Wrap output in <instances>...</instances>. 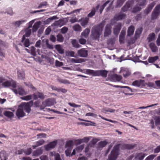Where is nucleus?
<instances>
[{"label":"nucleus","mask_w":160,"mask_h":160,"mask_svg":"<svg viewBox=\"0 0 160 160\" xmlns=\"http://www.w3.org/2000/svg\"><path fill=\"white\" fill-rule=\"evenodd\" d=\"M32 96L31 95H27L26 96L21 98V99L23 100L28 101L31 100L32 98Z\"/></svg>","instance_id":"43"},{"label":"nucleus","mask_w":160,"mask_h":160,"mask_svg":"<svg viewBox=\"0 0 160 160\" xmlns=\"http://www.w3.org/2000/svg\"><path fill=\"white\" fill-rule=\"evenodd\" d=\"M149 46L152 51L153 52H156L158 50V48L154 43H150L149 44Z\"/></svg>","instance_id":"29"},{"label":"nucleus","mask_w":160,"mask_h":160,"mask_svg":"<svg viewBox=\"0 0 160 160\" xmlns=\"http://www.w3.org/2000/svg\"><path fill=\"white\" fill-rule=\"evenodd\" d=\"M112 78L115 81H119L122 79V77L120 75L115 74L112 76Z\"/></svg>","instance_id":"28"},{"label":"nucleus","mask_w":160,"mask_h":160,"mask_svg":"<svg viewBox=\"0 0 160 160\" xmlns=\"http://www.w3.org/2000/svg\"><path fill=\"white\" fill-rule=\"evenodd\" d=\"M32 105V102H30L29 103H22L19 106L16 112V115L19 119L22 118L25 116V113L24 111L25 110L28 113L31 111L30 105Z\"/></svg>","instance_id":"2"},{"label":"nucleus","mask_w":160,"mask_h":160,"mask_svg":"<svg viewBox=\"0 0 160 160\" xmlns=\"http://www.w3.org/2000/svg\"><path fill=\"white\" fill-rule=\"evenodd\" d=\"M50 40L52 42H55L56 41V38L54 36L51 35L49 38Z\"/></svg>","instance_id":"61"},{"label":"nucleus","mask_w":160,"mask_h":160,"mask_svg":"<svg viewBox=\"0 0 160 160\" xmlns=\"http://www.w3.org/2000/svg\"><path fill=\"white\" fill-rule=\"evenodd\" d=\"M107 144V142L106 141H102L99 142L98 144V148H102L105 146Z\"/></svg>","instance_id":"35"},{"label":"nucleus","mask_w":160,"mask_h":160,"mask_svg":"<svg viewBox=\"0 0 160 160\" xmlns=\"http://www.w3.org/2000/svg\"><path fill=\"white\" fill-rule=\"evenodd\" d=\"M72 149L71 148H69L67 149L65 151V153L66 155L68 157H70L72 156V153H71L72 152Z\"/></svg>","instance_id":"39"},{"label":"nucleus","mask_w":160,"mask_h":160,"mask_svg":"<svg viewBox=\"0 0 160 160\" xmlns=\"http://www.w3.org/2000/svg\"><path fill=\"white\" fill-rule=\"evenodd\" d=\"M57 41L60 42H62L64 40V38L62 35L59 34L57 36Z\"/></svg>","instance_id":"40"},{"label":"nucleus","mask_w":160,"mask_h":160,"mask_svg":"<svg viewBox=\"0 0 160 160\" xmlns=\"http://www.w3.org/2000/svg\"><path fill=\"white\" fill-rule=\"evenodd\" d=\"M8 156V154L4 151H2L0 152V160H7Z\"/></svg>","instance_id":"19"},{"label":"nucleus","mask_w":160,"mask_h":160,"mask_svg":"<svg viewBox=\"0 0 160 160\" xmlns=\"http://www.w3.org/2000/svg\"><path fill=\"white\" fill-rule=\"evenodd\" d=\"M45 142L44 140L43 139H41L38 141L36 142V144L37 145V146H39L43 144Z\"/></svg>","instance_id":"50"},{"label":"nucleus","mask_w":160,"mask_h":160,"mask_svg":"<svg viewBox=\"0 0 160 160\" xmlns=\"http://www.w3.org/2000/svg\"><path fill=\"white\" fill-rule=\"evenodd\" d=\"M72 28L75 31L80 32L82 30V27L78 24H76L73 26Z\"/></svg>","instance_id":"30"},{"label":"nucleus","mask_w":160,"mask_h":160,"mask_svg":"<svg viewBox=\"0 0 160 160\" xmlns=\"http://www.w3.org/2000/svg\"><path fill=\"white\" fill-rule=\"evenodd\" d=\"M125 16L126 15L125 14L120 13L114 16V18L117 20H119L124 19Z\"/></svg>","instance_id":"22"},{"label":"nucleus","mask_w":160,"mask_h":160,"mask_svg":"<svg viewBox=\"0 0 160 160\" xmlns=\"http://www.w3.org/2000/svg\"><path fill=\"white\" fill-rule=\"evenodd\" d=\"M105 21H102L99 24L94 26L91 31V37L95 40H98L100 36L102 34Z\"/></svg>","instance_id":"1"},{"label":"nucleus","mask_w":160,"mask_h":160,"mask_svg":"<svg viewBox=\"0 0 160 160\" xmlns=\"http://www.w3.org/2000/svg\"><path fill=\"white\" fill-rule=\"evenodd\" d=\"M24 152L27 155H28L31 153L32 152V149L29 148L27 149V150L24 151Z\"/></svg>","instance_id":"60"},{"label":"nucleus","mask_w":160,"mask_h":160,"mask_svg":"<svg viewBox=\"0 0 160 160\" xmlns=\"http://www.w3.org/2000/svg\"><path fill=\"white\" fill-rule=\"evenodd\" d=\"M142 31V28H139L137 29L135 32V34L137 35H139L141 34Z\"/></svg>","instance_id":"57"},{"label":"nucleus","mask_w":160,"mask_h":160,"mask_svg":"<svg viewBox=\"0 0 160 160\" xmlns=\"http://www.w3.org/2000/svg\"><path fill=\"white\" fill-rule=\"evenodd\" d=\"M41 41L40 40H38L36 43L35 46L36 48H40L41 45Z\"/></svg>","instance_id":"62"},{"label":"nucleus","mask_w":160,"mask_h":160,"mask_svg":"<svg viewBox=\"0 0 160 160\" xmlns=\"http://www.w3.org/2000/svg\"><path fill=\"white\" fill-rule=\"evenodd\" d=\"M41 160H48V157L46 155L41 156L40 157Z\"/></svg>","instance_id":"63"},{"label":"nucleus","mask_w":160,"mask_h":160,"mask_svg":"<svg viewBox=\"0 0 160 160\" xmlns=\"http://www.w3.org/2000/svg\"><path fill=\"white\" fill-rule=\"evenodd\" d=\"M72 43L73 46L76 48H78L80 46V45L78 44L77 41L75 40H72Z\"/></svg>","instance_id":"42"},{"label":"nucleus","mask_w":160,"mask_h":160,"mask_svg":"<svg viewBox=\"0 0 160 160\" xmlns=\"http://www.w3.org/2000/svg\"><path fill=\"white\" fill-rule=\"evenodd\" d=\"M111 25L110 24H107L105 28L103 35L104 37H108L111 33Z\"/></svg>","instance_id":"7"},{"label":"nucleus","mask_w":160,"mask_h":160,"mask_svg":"<svg viewBox=\"0 0 160 160\" xmlns=\"http://www.w3.org/2000/svg\"><path fill=\"white\" fill-rule=\"evenodd\" d=\"M160 13V4L157 5L155 8L152 15V19H156Z\"/></svg>","instance_id":"6"},{"label":"nucleus","mask_w":160,"mask_h":160,"mask_svg":"<svg viewBox=\"0 0 160 160\" xmlns=\"http://www.w3.org/2000/svg\"><path fill=\"white\" fill-rule=\"evenodd\" d=\"M67 54L68 55V56H70L71 57H73L74 58H76L77 56L75 55V53L74 51H68L67 52Z\"/></svg>","instance_id":"47"},{"label":"nucleus","mask_w":160,"mask_h":160,"mask_svg":"<svg viewBox=\"0 0 160 160\" xmlns=\"http://www.w3.org/2000/svg\"><path fill=\"white\" fill-rule=\"evenodd\" d=\"M31 54L34 56L36 55V48L33 46L31 47Z\"/></svg>","instance_id":"51"},{"label":"nucleus","mask_w":160,"mask_h":160,"mask_svg":"<svg viewBox=\"0 0 160 160\" xmlns=\"http://www.w3.org/2000/svg\"><path fill=\"white\" fill-rule=\"evenodd\" d=\"M130 7L131 5L130 4L127 2L125 5L122 8V10L123 12L127 11L129 10Z\"/></svg>","instance_id":"31"},{"label":"nucleus","mask_w":160,"mask_h":160,"mask_svg":"<svg viewBox=\"0 0 160 160\" xmlns=\"http://www.w3.org/2000/svg\"><path fill=\"white\" fill-rule=\"evenodd\" d=\"M88 51L84 48H82L78 51V54L79 56L82 58H87L88 55Z\"/></svg>","instance_id":"9"},{"label":"nucleus","mask_w":160,"mask_h":160,"mask_svg":"<svg viewBox=\"0 0 160 160\" xmlns=\"http://www.w3.org/2000/svg\"><path fill=\"white\" fill-rule=\"evenodd\" d=\"M41 24V21H38L36 22L33 27L32 28V31L33 32H36L38 29L40 25Z\"/></svg>","instance_id":"23"},{"label":"nucleus","mask_w":160,"mask_h":160,"mask_svg":"<svg viewBox=\"0 0 160 160\" xmlns=\"http://www.w3.org/2000/svg\"><path fill=\"white\" fill-rule=\"evenodd\" d=\"M17 73L18 77L19 79L24 80L25 74L23 69H18L17 71Z\"/></svg>","instance_id":"13"},{"label":"nucleus","mask_w":160,"mask_h":160,"mask_svg":"<svg viewBox=\"0 0 160 160\" xmlns=\"http://www.w3.org/2000/svg\"><path fill=\"white\" fill-rule=\"evenodd\" d=\"M46 47L47 48L50 49H53L54 48L53 45L49 43L48 39H47L45 41Z\"/></svg>","instance_id":"32"},{"label":"nucleus","mask_w":160,"mask_h":160,"mask_svg":"<svg viewBox=\"0 0 160 160\" xmlns=\"http://www.w3.org/2000/svg\"><path fill=\"white\" fill-rule=\"evenodd\" d=\"M134 31V28L133 26H130L127 32L128 34L127 35L128 36H130L132 35Z\"/></svg>","instance_id":"24"},{"label":"nucleus","mask_w":160,"mask_h":160,"mask_svg":"<svg viewBox=\"0 0 160 160\" xmlns=\"http://www.w3.org/2000/svg\"><path fill=\"white\" fill-rule=\"evenodd\" d=\"M84 148V144H82L77 147L76 149L77 151L80 152Z\"/></svg>","instance_id":"55"},{"label":"nucleus","mask_w":160,"mask_h":160,"mask_svg":"<svg viewBox=\"0 0 160 160\" xmlns=\"http://www.w3.org/2000/svg\"><path fill=\"white\" fill-rule=\"evenodd\" d=\"M144 82V80H136L133 82L132 85L134 86L139 87L143 85Z\"/></svg>","instance_id":"20"},{"label":"nucleus","mask_w":160,"mask_h":160,"mask_svg":"<svg viewBox=\"0 0 160 160\" xmlns=\"http://www.w3.org/2000/svg\"><path fill=\"white\" fill-rule=\"evenodd\" d=\"M118 145L115 146L112 151L111 154L108 157V160H116L118 156Z\"/></svg>","instance_id":"5"},{"label":"nucleus","mask_w":160,"mask_h":160,"mask_svg":"<svg viewBox=\"0 0 160 160\" xmlns=\"http://www.w3.org/2000/svg\"><path fill=\"white\" fill-rule=\"evenodd\" d=\"M33 99L36 100L39 98L41 99H43L45 98V96L44 94L42 93H41L39 92H38L36 93H34L33 94Z\"/></svg>","instance_id":"16"},{"label":"nucleus","mask_w":160,"mask_h":160,"mask_svg":"<svg viewBox=\"0 0 160 160\" xmlns=\"http://www.w3.org/2000/svg\"><path fill=\"white\" fill-rule=\"evenodd\" d=\"M121 23H119L116 25L113 28V33L116 36H117L119 34L121 29Z\"/></svg>","instance_id":"14"},{"label":"nucleus","mask_w":160,"mask_h":160,"mask_svg":"<svg viewBox=\"0 0 160 160\" xmlns=\"http://www.w3.org/2000/svg\"><path fill=\"white\" fill-rule=\"evenodd\" d=\"M126 0H117L115 7L117 8L121 7Z\"/></svg>","instance_id":"37"},{"label":"nucleus","mask_w":160,"mask_h":160,"mask_svg":"<svg viewBox=\"0 0 160 160\" xmlns=\"http://www.w3.org/2000/svg\"><path fill=\"white\" fill-rule=\"evenodd\" d=\"M86 72L87 73L91 74L93 76L100 75L105 78L107 77L108 73V71L105 70L94 71L92 70L87 69Z\"/></svg>","instance_id":"4"},{"label":"nucleus","mask_w":160,"mask_h":160,"mask_svg":"<svg viewBox=\"0 0 160 160\" xmlns=\"http://www.w3.org/2000/svg\"><path fill=\"white\" fill-rule=\"evenodd\" d=\"M89 21V18H86L81 20V24L83 27H85L88 24Z\"/></svg>","instance_id":"25"},{"label":"nucleus","mask_w":160,"mask_h":160,"mask_svg":"<svg viewBox=\"0 0 160 160\" xmlns=\"http://www.w3.org/2000/svg\"><path fill=\"white\" fill-rule=\"evenodd\" d=\"M21 43H19L17 45H15V47L17 51L20 53V49H22L23 48L22 44L26 47H28L30 45V42L29 39L26 38L24 36H23L21 41Z\"/></svg>","instance_id":"3"},{"label":"nucleus","mask_w":160,"mask_h":160,"mask_svg":"<svg viewBox=\"0 0 160 160\" xmlns=\"http://www.w3.org/2000/svg\"><path fill=\"white\" fill-rule=\"evenodd\" d=\"M86 59L82 58H78L77 59L74 58H71L70 59V61L72 63H80L82 62H84L86 61Z\"/></svg>","instance_id":"17"},{"label":"nucleus","mask_w":160,"mask_h":160,"mask_svg":"<svg viewBox=\"0 0 160 160\" xmlns=\"http://www.w3.org/2000/svg\"><path fill=\"white\" fill-rule=\"evenodd\" d=\"M158 59V56H156L154 57H149L148 61L150 63H153Z\"/></svg>","instance_id":"36"},{"label":"nucleus","mask_w":160,"mask_h":160,"mask_svg":"<svg viewBox=\"0 0 160 160\" xmlns=\"http://www.w3.org/2000/svg\"><path fill=\"white\" fill-rule=\"evenodd\" d=\"M63 65V63L60 62L58 60H56L55 61V66L56 67H60Z\"/></svg>","instance_id":"53"},{"label":"nucleus","mask_w":160,"mask_h":160,"mask_svg":"<svg viewBox=\"0 0 160 160\" xmlns=\"http://www.w3.org/2000/svg\"><path fill=\"white\" fill-rule=\"evenodd\" d=\"M2 85L4 87H8L12 86L13 88H15L16 87V83L13 80L7 81L2 84Z\"/></svg>","instance_id":"11"},{"label":"nucleus","mask_w":160,"mask_h":160,"mask_svg":"<svg viewBox=\"0 0 160 160\" xmlns=\"http://www.w3.org/2000/svg\"><path fill=\"white\" fill-rule=\"evenodd\" d=\"M55 48L57 50L59 53L62 54L64 53V50L61 45L58 44L55 46Z\"/></svg>","instance_id":"21"},{"label":"nucleus","mask_w":160,"mask_h":160,"mask_svg":"<svg viewBox=\"0 0 160 160\" xmlns=\"http://www.w3.org/2000/svg\"><path fill=\"white\" fill-rule=\"evenodd\" d=\"M58 18L57 17V16H53L51 18H49L47 19L46 21L47 22H50L52 21L54 19H58Z\"/></svg>","instance_id":"46"},{"label":"nucleus","mask_w":160,"mask_h":160,"mask_svg":"<svg viewBox=\"0 0 160 160\" xmlns=\"http://www.w3.org/2000/svg\"><path fill=\"white\" fill-rule=\"evenodd\" d=\"M155 35L154 33L152 32L150 33L147 38L148 42H150L155 39Z\"/></svg>","instance_id":"27"},{"label":"nucleus","mask_w":160,"mask_h":160,"mask_svg":"<svg viewBox=\"0 0 160 160\" xmlns=\"http://www.w3.org/2000/svg\"><path fill=\"white\" fill-rule=\"evenodd\" d=\"M85 116H92L94 118H96L97 116V115L92 112H89L87 113L86 114Z\"/></svg>","instance_id":"58"},{"label":"nucleus","mask_w":160,"mask_h":160,"mask_svg":"<svg viewBox=\"0 0 160 160\" xmlns=\"http://www.w3.org/2000/svg\"><path fill=\"white\" fill-rule=\"evenodd\" d=\"M6 43L4 41L0 39V56L4 57L5 53L4 52L3 47L6 46Z\"/></svg>","instance_id":"10"},{"label":"nucleus","mask_w":160,"mask_h":160,"mask_svg":"<svg viewBox=\"0 0 160 160\" xmlns=\"http://www.w3.org/2000/svg\"><path fill=\"white\" fill-rule=\"evenodd\" d=\"M79 41L80 43L82 45L85 44L86 42V40L83 38L82 37H81V38L79 40Z\"/></svg>","instance_id":"52"},{"label":"nucleus","mask_w":160,"mask_h":160,"mask_svg":"<svg viewBox=\"0 0 160 160\" xmlns=\"http://www.w3.org/2000/svg\"><path fill=\"white\" fill-rule=\"evenodd\" d=\"M46 134L45 133H40L37 134V137L38 138H46Z\"/></svg>","instance_id":"56"},{"label":"nucleus","mask_w":160,"mask_h":160,"mask_svg":"<svg viewBox=\"0 0 160 160\" xmlns=\"http://www.w3.org/2000/svg\"><path fill=\"white\" fill-rule=\"evenodd\" d=\"M12 90L16 94H18L20 95H25L27 94V93L25 92L21 87H18L17 89H12Z\"/></svg>","instance_id":"12"},{"label":"nucleus","mask_w":160,"mask_h":160,"mask_svg":"<svg viewBox=\"0 0 160 160\" xmlns=\"http://www.w3.org/2000/svg\"><path fill=\"white\" fill-rule=\"evenodd\" d=\"M66 23L64 19H60L59 20L55 21L52 25L57 27H61L64 25Z\"/></svg>","instance_id":"15"},{"label":"nucleus","mask_w":160,"mask_h":160,"mask_svg":"<svg viewBox=\"0 0 160 160\" xmlns=\"http://www.w3.org/2000/svg\"><path fill=\"white\" fill-rule=\"evenodd\" d=\"M96 11L94 8H93L91 12L88 14V17H91L94 16L95 13Z\"/></svg>","instance_id":"45"},{"label":"nucleus","mask_w":160,"mask_h":160,"mask_svg":"<svg viewBox=\"0 0 160 160\" xmlns=\"http://www.w3.org/2000/svg\"><path fill=\"white\" fill-rule=\"evenodd\" d=\"M55 160H62L60 155L58 153H55L54 155Z\"/></svg>","instance_id":"48"},{"label":"nucleus","mask_w":160,"mask_h":160,"mask_svg":"<svg viewBox=\"0 0 160 160\" xmlns=\"http://www.w3.org/2000/svg\"><path fill=\"white\" fill-rule=\"evenodd\" d=\"M90 32V29L88 28L85 29L81 33V37L87 38Z\"/></svg>","instance_id":"18"},{"label":"nucleus","mask_w":160,"mask_h":160,"mask_svg":"<svg viewBox=\"0 0 160 160\" xmlns=\"http://www.w3.org/2000/svg\"><path fill=\"white\" fill-rule=\"evenodd\" d=\"M25 21L24 20L17 21L15 22L14 25L16 27H19L21 24L25 22Z\"/></svg>","instance_id":"38"},{"label":"nucleus","mask_w":160,"mask_h":160,"mask_svg":"<svg viewBox=\"0 0 160 160\" xmlns=\"http://www.w3.org/2000/svg\"><path fill=\"white\" fill-rule=\"evenodd\" d=\"M57 144V141L55 140L50 142L48 144L45 145L44 148L47 151H49L54 148Z\"/></svg>","instance_id":"8"},{"label":"nucleus","mask_w":160,"mask_h":160,"mask_svg":"<svg viewBox=\"0 0 160 160\" xmlns=\"http://www.w3.org/2000/svg\"><path fill=\"white\" fill-rule=\"evenodd\" d=\"M156 156V155H150L147 157L145 160H152Z\"/></svg>","instance_id":"54"},{"label":"nucleus","mask_w":160,"mask_h":160,"mask_svg":"<svg viewBox=\"0 0 160 160\" xmlns=\"http://www.w3.org/2000/svg\"><path fill=\"white\" fill-rule=\"evenodd\" d=\"M43 152L42 149L41 148L38 149L33 152V155L35 156H38L41 154Z\"/></svg>","instance_id":"26"},{"label":"nucleus","mask_w":160,"mask_h":160,"mask_svg":"<svg viewBox=\"0 0 160 160\" xmlns=\"http://www.w3.org/2000/svg\"><path fill=\"white\" fill-rule=\"evenodd\" d=\"M141 8L138 6V5L134 7L132 12H136L138 11H139L141 9Z\"/></svg>","instance_id":"49"},{"label":"nucleus","mask_w":160,"mask_h":160,"mask_svg":"<svg viewBox=\"0 0 160 160\" xmlns=\"http://www.w3.org/2000/svg\"><path fill=\"white\" fill-rule=\"evenodd\" d=\"M31 31L32 30L31 28H27L25 29V33L23 36H24L25 37H29L31 34Z\"/></svg>","instance_id":"34"},{"label":"nucleus","mask_w":160,"mask_h":160,"mask_svg":"<svg viewBox=\"0 0 160 160\" xmlns=\"http://www.w3.org/2000/svg\"><path fill=\"white\" fill-rule=\"evenodd\" d=\"M156 42L158 46H160V33L158 34V37L156 41Z\"/></svg>","instance_id":"64"},{"label":"nucleus","mask_w":160,"mask_h":160,"mask_svg":"<svg viewBox=\"0 0 160 160\" xmlns=\"http://www.w3.org/2000/svg\"><path fill=\"white\" fill-rule=\"evenodd\" d=\"M145 157V155L144 154H142L140 153H138L135 157V158H138V160H142Z\"/></svg>","instance_id":"44"},{"label":"nucleus","mask_w":160,"mask_h":160,"mask_svg":"<svg viewBox=\"0 0 160 160\" xmlns=\"http://www.w3.org/2000/svg\"><path fill=\"white\" fill-rule=\"evenodd\" d=\"M126 34V32L124 30H122L119 36V41L120 42H122Z\"/></svg>","instance_id":"33"},{"label":"nucleus","mask_w":160,"mask_h":160,"mask_svg":"<svg viewBox=\"0 0 160 160\" xmlns=\"http://www.w3.org/2000/svg\"><path fill=\"white\" fill-rule=\"evenodd\" d=\"M155 120L156 124H160V117L156 116L155 117Z\"/></svg>","instance_id":"59"},{"label":"nucleus","mask_w":160,"mask_h":160,"mask_svg":"<svg viewBox=\"0 0 160 160\" xmlns=\"http://www.w3.org/2000/svg\"><path fill=\"white\" fill-rule=\"evenodd\" d=\"M4 114L6 116L10 118L13 117L14 115L12 112L8 111L5 112Z\"/></svg>","instance_id":"41"}]
</instances>
